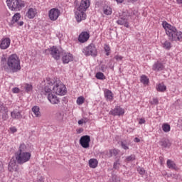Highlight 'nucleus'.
I'll use <instances>...</instances> for the list:
<instances>
[{
	"instance_id": "obj_1",
	"label": "nucleus",
	"mask_w": 182,
	"mask_h": 182,
	"mask_svg": "<svg viewBox=\"0 0 182 182\" xmlns=\"http://www.w3.org/2000/svg\"><path fill=\"white\" fill-rule=\"evenodd\" d=\"M0 63L2 70L7 73H18L21 70V60L16 54H11L7 58L3 55Z\"/></svg>"
},
{
	"instance_id": "obj_2",
	"label": "nucleus",
	"mask_w": 182,
	"mask_h": 182,
	"mask_svg": "<svg viewBox=\"0 0 182 182\" xmlns=\"http://www.w3.org/2000/svg\"><path fill=\"white\" fill-rule=\"evenodd\" d=\"M32 154L26 151V145L25 144H21L19 149L15 154L16 160L18 164H23L31 160Z\"/></svg>"
},
{
	"instance_id": "obj_3",
	"label": "nucleus",
	"mask_w": 182,
	"mask_h": 182,
	"mask_svg": "<svg viewBox=\"0 0 182 182\" xmlns=\"http://www.w3.org/2000/svg\"><path fill=\"white\" fill-rule=\"evenodd\" d=\"M90 6V1L89 0H82L80 5H76L77 11L75 12V18L77 22H82L86 19L85 11Z\"/></svg>"
},
{
	"instance_id": "obj_4",
	"label": "nucleus",
	"mask_w": 182,
	"mask_h": 182,
	"mask_svg": "<svg viewBox=\"0 0 182 182\" xmlns=\"http://www.w3.org/2000/svg\"><path fill=\"white\" fill-rule=\"evenodd\" d=\"M6 4L11 11H18L25 8V1L22 0H6Z\"/></svg>"
},
{
	"instance_id": "obj_5",
	"label": "nucleus",
	"mask_w": 182,
	"mask_h": 182,
	"mask_svg": "<svg viewBox=\"0 0 182 182\" xmlns=\"http://www.w3.org/2000/svg\"><path fill=\"white\" fill-rule=\"evenodd\" d=\"M167 36L171 42H181L182 32L177 30L176 27H173L170 32H168Z\"/></svg>"
},
{
	"instance_id": "obj_6",
	"label": "nucleus",
	"mask_w": 182,
	"mask_h": 182,
	"mask_svg": "<svg viewBox=\"0 0 182 182\" xmlns=\"http://www.w3.org/2000/svg\"><path fill=\"white\" fill-rule=\"evenodd\" d=\"M132 18L130 13L129 11H124L122 15L119 16V19L117 21L118 25H123L126 28H129V20Z\"/></svg>"
},
{
	"instance_id": "obj_7",
	"label": "nucleus",
	"mask_w": 182,
	"mask_h": 182,
	"mask_svg": "<svg viewBox=\"0 0 182 182\" xmlns=\"http://www.w3.org/2000/svg\"><path fill=\"white\" fill-rule=\"evenodd\" d=\"M53 92L60 96H65L66 95V87L65 85L59 82L53 84Z\"/></svg>"
},
{
	"instance_id": "obj_8",
	"label": "nucleus",
	"mask_w": 182,
	"mask_h": 182,
	"mask_svg": "<svg viewBox=\"0 0 182 182\" xmlns=\"http://www.w3.org/2000/svg\"><path fill=\"white\" fill-rule=\"evenodd\" d=\"M82 53L85 56H97V49L96 48V46L93 43L83 48Z\"/></svg>"
},
{
	"instance_id": "obj_9",
	"label": "nucleus",
	"mask_w": 182,
	"mask_h": 182,
	"mask_svg": "<svg viewBox=\"0 0 182 182\" xmlns=\"http://www.w3.org/2000/svg\"><path fill=\"white\" fill-rule=\"evenodd\" d=\"M52 90H53V82L48 81L45 87L41 90V95L42 96H49V95H52Z\"/></svg>"
},
{
	"instance_id": "obj_10",
	"label": "nucleus",
	"mask_w": 182,
	"mask_h": 182,
	"mask_svg": "<svg viewBox=\"0 0 182 182\" xmlns=\"http://www.w3.org/2000/svg\"><path fill=\"white\" fill-rule=\"evenodd\" d=\"M60 16V11L56 8L51 9L48 11V18L50 21H58Z\"/></svg>"
},
{
	"instance_id": "obj_11",
	"label": "nucleus",
	"mask_w": 182,
	"mask_h": 182,
	"mask_svg": "<svg viewBox=\"0 0 182 182\" xmlns=\"http://www.w3.org/2000/svg\"><path fill=\"white\" fill-rule=\"evenodd\" d=\"M90 136L85 135L81 136L80 139V144L83 149H89L90 144Z\"/></svg>"
},
{
	"instance_id": "obj_12",
	"label": "nucleus",
	"mask_w": 182,
	"mask_h": 182,
	"mask_svg": "<svg viewBox=\"0 0 182 182\" xmlns=\"http://www.w3.org/2000/svg\"><path fill=\"white\" fill-rule=\"evenodd\" d=\"M109 114L112 116H123L124 114V109L120 107V106H117L109 112Z\"/></svg>"
},
{
	"instance_id": "obj_13",
	"label": "nucleus",
	"mask_w": 182,
	"mask_h": 182,
	"mask_svg": "<svg viewBox=\"0 0 182 182\" xmlns=\"http://www.w3.org/2000/svg\"><path fill=\"white\" fill-rule=\"evenodd\" d=\"M11 46V38H4L0 41V49L5 50Z\"/></svg>"
},
{
	"instance_id": "obj_14",
	"label": "nucleus",
	"mask_w": 182,
	"mask_h": 182,
	"mask_svg": "<svg viewBox=\"0 0 182 182\" xmlns=\"http://www.w3.org/2000/svg\"><path fill=\"white\" fill-rule=\"evenodd\" d=\"M49 52L50 55H52L53 58H54V59L56 60H59V59H60V52H59L58 48L53 46L49 50Z\"/></svg>"
},
{
	"instance_id": "obj_15",
	"label": "nucleus",
	"mask_w": 182,
	"mask_h": 182,
	"mask_svg": "<svg viewBox=\"0 0 182 182\" xmlns=\"http://www.w3.org/2000/svg\"><path fill=\"white\" fill-rule=\"evenodd\" d=\"M89 38H90L89 33L84 31L80 34L78 41L80 43H85V42H87V41H89Z\"/></svg>"
},
{
	"instance_id": "obj_16",
	"label": "nucleus",
	"mask_w": 182,
	"mask_h": 182,
	"mask_svg": "<svg viewBox=\"0 0 182 182\" xmlns=\"http://www.w3.org/2000/svg\"><path fill=\"white\" fill-rule=\"evenodd\" d=\"M73 60V55L69 53H63L62 55V61L63 63L66 64L69 63V62H72Z\"/></svg>"
},
{
	"instance_id": "obj_17",
	"label": "nucleus",
	"mask_w": 182,
	"mask_h": 182,
	"mask_svg": "<svg viewBox=\"0 0 182 182\" xmlns=\"http://www.w3.org/2000/svg\"><path fill=\"white\" fill-rule=\"evenodd\" d=\"M159 144L160 146H161V147H164V149H170L171 146V142H170V140L168 139L164 138L159 141Z\"/></svg>"
},
{
	"instance_id": "obj_18",
	"label": "nucleus",
	"mask_w": 182,
	"mask_h": 182,
	"mask_svg": "<svg viewBox=\"0 0 182 182\" xmlns=\"http://www.w3.org/2000/svg\"><path fill=\"white\" fill-rule=\"evenodd\" d=\"M21 19V14L16 13L12 17V19L9 23V26H14V24L18 23V21Z\"/></svg>"
},
{
	"instance_id": "obj_19",
	"label": "nucleus",
	"mask_w": 182,
	"mask_h": 182,
	"mask_svg": "<svg viewBox=\"0 0 182 182\" xmlns=\"http://www.w3.org/2000/svg\"><path fill=\"white\" fill-rule=\"evenodd\" d=\"M48 99L52 105H58L59 102H60L58 97L53 94H49L48 96Z\"/></svg>"
},
{
	"instance_id": "obj_20",
	"label": "nucleus",
	"mask_w": 182,
	"mask_h": 182,
	"mask_svg": "<svg viewBox=\"0 0 182 182\" xmlns=\"http://www.w3.org/2000/svg\"><path fill=\"white\" fill-rule=\"evenodd\" d=\"M152 69L155 72H160L164 69V65L160 62H156L153 65Z\"/></svg>"
},
{
	"instance_id": "obj_21",
	"label": "nucleus",
	"mask_w": 182,
	"mask_h": 182,
	"mask_svg": "<svg viewBox=\"0 0 182 182\" xmlns=\"http://www.w3.org/2000/svg\"><path fill=\"white\" fill-rule=\"evenodd\" d=\"M26 15L28 18H29V19H33V18H35V16H36V9L33 8H30L27 11Z\"/></svg>"
},
{
	"instance_id": "obj_22",
	"label": "nucleus",
	"mask_w": 182,
	"mask_h": 182,
	"mask_svg": "<svg viewBox=\"0 0 182 182\" xmlns=\"http://www.w3.org/2000/svg\"><path fill=\"white\" fill-rule=\"evenodd\" d=\"M163 25V28H164L165 31H166V35H168V32H171L172 31L173 28H174V26L170 25L167 22H164L162 23Z\"/></svg>"
},
{
	"instance_id": "obj_23",
	"label": "nucleus",
	"mask_w": 182,
	"mask_h": 182,
	"mask_svg": "<svg viewBox=\"0 0 182 182\" xmlns=\"http://www.w3.org/2000/svg\"><path fill=\"white\" fill-rule=\"evenodd\" d=\"M11 117L12 119H16L17 120H21L22 119L21 112L13 111L11 112Z\"/></svg>"
},
{
	"instance_id": "obj_24",
	"label": "nucleus",
	"mask_w": 182,
	"mask_h": 182,
	"mask_svg": "<svg viewBox=\"0 0 182 182\" xmlns=\"http://www.w3.org/2000/svg\"><path fill=\"white\" fill-rule=\"evenodd\" d=\"M35 117H41V109L38 106H34L31 109Z\"/></svg>"
},
{
	"instance_id": "obj_25",
	"label": "nucleus",
	"mask_w": 182,
	"mask_h": 182,
	"mask_svg": "<svg viewBox=\"0 0 182 182\" xmlns=\"http://www.w3.org/2000/svg\"><path fill=\"white\" fill-rule=\"evenodd\" d=\"M166 164H167L168 168H171V170H177L178 168L177 165H176V163H174V161L170 159L167 160Z\"/></svg>"
},
{
	"instance_id": "obj_26",
	"label": "nucleus",
	"mask_w": 182,
	"mask_h": 182,
	"mask_svg": "<svg viewBox=\"0 0 182 182\" xmlns=\"http://www.w3.org/2000/svg\"><path fill=\"white\" fill-rule=\"evenodd\" d=\"M16 170V162L14 160L11 161L9 164V171L11 172L15 171Z\"/></svg>"
},
{
	"instance_id": "obj_27",
	"label": "nucleus",
	"mask_w": 182,
	"mask_h": 182,
	"mask_svg": "<svg viewBox=\"0 0 182 182\" xmlns=\"http://www.w3.org/2000/svg\"><path fill=\"white\" fill-rule=\"evenodd\" d=\"M105 97H106V99H108V100H113V92H112L110 90H105Z\"/></svg>"
},
{
	"instance_id": "obj_28",
	"label": "nucleus",
	"mask_w": 182,
	"mask_h": 182,
	"mask_svg": "<svg viewBox=\"0 0 182 182\" xmlns=\"http://www.w3.org/2000/svg\"><path fill=\"white\" fill-rule=\"evenodd\" d=\"M99 162L95 159H91L89 161V166L91 167V168H96Z\"/></svg>"
},
{
	"instance_id": "obj_29",
	"label": "nucleus",
	"mask_w": 182,
	"mask_h": 182,
	"mask_svg": "<svg viewBox=\"0 0 182 182\" xmlns=\"http://www.w3.org/2000/svg\"><path fill=\"white\" fill-rule=\"evenodd\" d=\"M8 107L4 105V103L0 102V113H3L4 114H8Z\"/></svg>"
},
{
	"instance_id": "obj_30",
	"label": "nucleus",
	"mask_w": 182,
	"mask_h": 182,
	"mask_svg": "<svg viewBox=\"0 0 182 182\" xmlns=\"http://www.w3.org/2000/svg\"><path fill=\"white\" fill-rule=\"evenodd\" d=\"M63 117H65V114L63 112H59L55 114V119L58 122H62Z\"/></svg>"
},
{
	"instance_id": "obj_31",
	"label": "nucleus",
	"mask_w": 182,
	"mask_h": 182,
	"mask_svg": "<svg viewBox=\"0 0 182 182\" xmlns=\"http://www.w3.org/2000/svg\"><path fill=\"white\" fill-rule=\"evenodd\" d=\"M103 13L105 15H112V8L107 6H104Z\"/></svg>"
},
{
	"instance_id": "obj_32",
	"label": "nucleus",
	"mask_w": 182,
	"mask_h": 182,
	"mask_svg": "<svg viewBox=\"0 0 182 182\" xmlns=\"http://www.w3.org/2000/svg\"><path fill=\"white\" fill-rule=\"evenodd\" d=\"M162 46L164 49L170 50V49H171V43H170L168 41H166L164 43H162Z\"/></svg>"
},
{
	"instance_id": "obj_33",
	"label": "nucleus",
	"mask_w": 182,
	"mask_h": 182,
	"mask_svg": "<svg viewBox=\"0 0 182 182\" xmlns=\"http://www.w3.org/2000/svg\"><path fill=\"white\" fill-rule=\"evenodd\" d=\"M166 89H167V87L163 83L159 84V85L156 87L158 92H166Z\"/></svg>"
},
{
	"instance_id": "obj_34",
	"label": "nucleus",
	"mask_w": 182,
	"mask_h": 182,
	"mask_svg": "<svg viewBox=\"0 0 182 182\" xmlns=\"http://www.w3.org/2000/svg\"><path fill=\"white\" fill-rule=\"evenodd\" d=\"M33 89V87H32V85H31V84H25L24 85V90L27 93H29V92L32 91Z\"/></svg>"
},
{
	"instance_id": "obj_35",
	"label": "nucleus",
	"mask_w": 182,
	"mask_h": 182,
	"mask_svg": "<svg viewBox=\"0 0 182 182\" xmlns=\"http://www.w3.org/2000/svg\"><path fill=\"white\" fill-rule=\"evenodd\" d=\"M95 77H97L100 80H105V79H106V76H105V74L101 72L97 73L95 75Z\"/></svg>"
},
{
	"instance_id": "obj_36",
	"label": "nucleus",
	"mask_w": 182,
	"mask_h": 182,
	"mask_svg": "<svg viewBox=\"0 0 182 182\" xmlns=\"http://www.w3.org/2000/svg\"><path fill=\"white\" fill-rule=\"evenodd\" d=\"M141 82L144 85H149V78H147V76L142 75L141 77Z\"/></svg>"
},
{
	"instance_id": "obj_37",
	"label": "nucleus",
	"mask_w": 182,
	"mask_h": 182,
	"mask_svg": "<svg viewBox=\"0 0 182 182\" xmlns=\"http://www.w3.org/2000/svg\"><path fill=\"white\" fill-rule=\"evenodd\" d=\"M104 50L106 53V56H109L110 55V46H109L107 44H105L104 46Z\"/></svg>"
},
{
	"instance_id": "obj_38",
	"label": "nucleus",
	"mask_w": 182,
	"mask_h": 182,
	"mask_svg": "<svg viewBox=\"0 0 182 182\" xmlns=\"http://www.w3.org/2000/svg\"><path fill=\"white\" fill-rule=\"evenodd\" d=\"M85 103V97H78L77 99V105L80 106V105H83Z\"/></svg>"
},
{
	"instance_id": "obj_39",
	"label": "nucleus",
	"mask_w": 182,
	"mask_h": 182,
	"mask_svg": "<svg viewBox=\"0 0 182 182\" xmlns=\"http://www.w3.org/2000/svg\"><path fill=\"white\" fill-rule=\"evenodd\" d=\"M117 154H119V150L114 149H110L109 157H112V156H117Z\"/></svg>"
},
{
	"instance_id": "obj_40",
	"label": "nucleus",
	"mask_w": 182,
	"mask_h": 182,
	"mask_svg": "<svg viewBox=\"0 0 182 182\" xmlns=\"http://www.w3.org/2000/svg\"><path fill=\"white\" fill-rule=\"evenodd\" d=\"M162 130H164L165 133H168V132H170V125H168V124H164L162 126Z\"/></svg>"
},
{
	"instance_id": "obj_41",
	"label": "nucleus",
	"mask_w": 182,
	"mask_h": 182,
	"mask_svg": "<svg viewBox=\"0 0 182 182\" xmlns=\"http://www.w3.org/2000/svg\"><path fill=\"white\" fill-rule=\"evenodd\" d=\"M100 154L102 159H107L109 157V151H104L102 152H100Z\"/></svg>"
},
{
	"instance_id": "obj_42",
	"label": "nucleus",
	"mask_w": 182,
	"mask_h": 182,
	"mask_svg": "<svg viewBox=\"0 0 182 182\" xmlns=\"http://www.w3.org/2000/svg\"><path fill=\"white\" fill-rule=\"evenodd\" d=\"M137 171L141 176H144V174H146V170H144V168L138 167Z\"/></svg>"
},
{
	"instance_id": "obj_43",
	"label": "nucleus",
	"mask_w": 182,
	"mask_h": 182,
	"mask_svg": "<svg viewBox=\"0 0 182 182\" xmlns=\"http://www.w3.org/2000/svg\"><path fill=\"white\" fill-rule=\"evenodd\" d=\"M121 147H122L124 150H129V146H127V143H126V141H121Z\"/></svg>"
},
{
	"instance_id": "obj_44",
	"label": "nucleus",
	"mask_w": 182,
	"mask_h": 182,
	"mask_svg": "<svg viewBox=\"0 0 182 182\" xmlns=\"http://www.w3.org/2000/svg\"><path fill=\"white\" fill-rule=\"evenodd\" d=\"M133 160H136V155L132 154L126 158V161H133Z\"/></svg>"
},
{
	"instance_id": "obj_45",
	"label": "nucleus",
	"mask_w": 182,
	"mask_h": 182,
	"mask_svg": "<svg viewBox=\"0 0 182 182\" xmlns=\"http://www.w3.org/2000/svg\"><path fill=\"white\" fill-rule=\"evenodd\" d=\"M119 167H120V162H119V160H117V161H115L114 163V166L113 168L115 169V170H117V168H119Z\"/></svg>"
},
{
	"instance_id": "obj_46",
	"label": "nucleus",
	"mask_w": 182,
	"mask_h": 182,
	"mask_svg": "<svg viewBox=\"0 0 182 182\" xmlns=\"http://www.w3.org/2000/svg\"><path fill=\"white\" fill-rule=\"evenodd\" d=\"M159 100L157 98H153V100L151 101V105H158Z\"/></svg>"
},
{
	"instance_id": "obj_47",
	"label": "nucleus",
	"mask_w": 182,
	"mask_h": 182,
	"mask_svg": "<svg viewBox=\"0 0 182 182\" xmlns=\"http://www.w3.org/2000/svg\"><path fill=\"white\" fill-rule=\"evenodd\" d=\"M168 177H172L173 178H175V180H177L178 178V175L171 173L168 175Z\"/></svg>"
},
{
	"instance_id": "obj_48",
	"label": "nucleus",
	"mask_w": 182,
	"mask_h": 182,
	"mask_svg": "<svg viewBox=\"0 0 182 182\" xmlns=\"http://www.w3.org/2000/svg\"><path fill=\"white\" fill-rule=\"evenodd\" d=\"M114 59H116V60H122L123 56L117 55L114 56Z\"/></svg>"
},
{
	"instance_id": "obj_49",
	"label": "nucleus",
	"mask_w": 182,
	"mask_h": 182,
	"mask_svg": "<svg viewBox=\"0 0 182 182\" xmlns=\"http://www.w3.org/2000/svg\"><path fill=\"white\" fill-rule=\"evenodd\" d=\"M10 131L11 133H16L18 132V129L15 127H12L10 128Z\"/></svg>"
},
{
	"instance_id": "obj_50",
	"label": "nucleus",
	"mask_w": 182,
	"mask_h": 182,
	"mask_svg": "<svg viewBox=\"0 0 182 182\" xmlns=\"http://www.w3.org/2000/svg\"><path fill=\"white\" fill-rule=\"evenodd\" d=\"M13 93H19L20 90L18 87H14L12 89Z\"/></svg>"
},
{
	"instance_id": "obj_51",
	"label": "nucleus",
	"mask_w": 182,
	"mask_h": 182,
	"mask_svg": "<svg viewBox=\"0 0 182 182\" xmlns=\"http://www.w3.org/2000/svg\"><path fill=\"white\" fill-rule=\"evenodd\" d=\"M139 124H144L146 123V119L141 118L139 122Z\"/></svg>"
},
{
	"instance_id": "obj_52",
	"label": "nucleus",
	"mask_w": 182,
	"mask_h": 182,
	"mask_svg": "<svg viewBox=\"0 0 182 182\" xmlns=\"http://www.w3.org/2000/svg\"><path fill=\"white\" fill-rule=\"evenodd\" d=\"M134 141L135 143H140V139L136 137V138H134Z\"/></svg>"
},
{
	"instance_id": "obj_53",
	"label": "nucleus",
	"mask_w": 182,
	"mask_h": 182,
	"mask_svg": "<svg viewBox=\"0 0 182 182\" xmlns=\"http://www.w3.org/2000/svg\"><path fill=\"white\" fill-rule=\"evenodd\" d=\"M18 26H23V21L17 22Z\"/></svg>"
},
{
	"instance_id": "obj_54",
	"label": "nucleus",
	"mask_w": 182,
	"mask_h": 182,
	"mask_svg": "<svg viewBox=\"0 0 182 182\" xmlns=\"http://www.w3.org/2000/svg\"><path fill=\"white\" fill-rule=\"evenodd\" d=\"M83 124V119L78 121V124Z\"/></svg>"
},
{
	"instance_id": "obj_55",
	"label": "nucleus",
	"mask_w": 182,
	"mask_h": 182,
	"mask_svg": "<svg viewBox=\"0 0 182 182\" xmlns=\"http://www.w3.org/2000/svg\"><path fill=\"white\" fill-rule=\"evenodd\" d=\"M118 4H122L124 0H115Z\"/></svg>"
},
{
	"instance_id": "obj_56",
	"label": "nucleus",
	"mask_w": 182,
	"mask_h": 182,
	"mask_svg": "<svg viewBox=\"0 0 182 182\" xmlns=\"http://www.w3.org/2000/svg\"><path fill=\"white\" fill-rule=\"evenodd\" d=\"M138 0H128V2H136Z\"/></svg>"
},
{
	"instance_id": "obj_57",
	"label": "nucleus",
	"mask_w": 182,
	"mask_h": 182,
	"mask_svg": "<svg viewBox=\"0 0 182 182\" xmlns=\"http://www.w3.org/2000/svg\"><path fill=\"white\" fill-rule=\"evenodd\" d=\"M178 4H182V0H176Z\"/></svg>"
},
{
	"instance_id": "obj_58",
	"label": "nucleus",
	"mask_w": 182,
	"mask_h": 182,
	"mask_svg": "<svg viewBox=\"0 0 182 182\" xmlns=\"http://www.w3.org/2000/svg\"><path fill=\"white\" fill-rule=\"evenodd\" d=\"M0 171H2V165H0Z\"/></svg>"
},
{
	"instance_id": "obj_59",
	"label": "nucleus",
	"mask_w": 182,
	"mask_h": 182,
	"mask_svg": "<svg viewBox=\"0 0 182 182\" xmlns=\"http://www.w3.org/2000/svg\"><path fill=\"white\" fill-rule=\"evenodd\" d=\"M83 123H86V121L85 119H83Z\"/></svg>"
}]
</instances>
